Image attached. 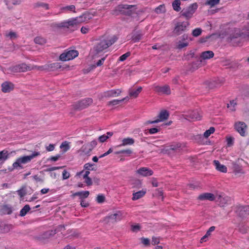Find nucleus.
<instances>
[{"instance_id": "1", "label": "nucleus", "mask_w": 249, "mask_h": 249, "mask_svg": "<svg viewBox=\"0 0 249 249\" xmlns=\"http://www.w3.org/2000/svg\"><path fill=\"white\" fill-rule=\"evenodd\" d=\"M91 18V14L85 12L82 15L74 18H71L59 23H53L52 26L54 28H63L66 31L71 33L78 29L80 23L88 22Z\"/></svg>"}, {"instance_id": "2", "label": "nucleus", "mask_w": 249, "mask_h": 249, "mask_svg": "<svg viewBox=\"0 0 249 249\" xmlns=\"http://www.w3.org/2000/svg\"><path fill=\"white\" fill-rule=\"evenodd\" d=\"M117 40L115 36L108 37H103L95 45L93 49L94 51L99 53L114 44Z\"/></svg>"}, {"instance_id": "3", "label": "nucleus", "mask_w": 249, "mask_h": 249, "mask_svg": "<svg viewBox=\"0 0 249 249\" xmlns=\"http://www.w3.org/2000/svg\"><path fill=\"white\" fill-rule=\"evenodd\" d=\"M40 155L39 152L35 151L30 155L20 157L13 163V167L15 169H22L23 167L22 164L30 162L32 159Z\"/></svg>"}, {"instance_id": "4", "label": "nucleus", "mask_w": 249, "mask_h": 249, "mask_svg": "<svg viewBox=\"0 0 249 249\" xmlns=\"http://www.w3.org/2000/svg\"><path fill=\"white\" fill-rule=\"evenodd\" d=\"M42 67H38L36 66H31L26 63H23L13 66L10 68V70L13 72H23L34 69H37L40 70Z\"/></svg>"}, {"instance_id": "5", "label": "nucleus", "mask_w": 249, "mask_h": 249, "mask_svg": "<svg viewBox=\"0 0 249 249\" xmlns=\"http://www.w3.org/2000/svg\"><path fill=\"white\" fill-rule=\"evenodd\" d=\"M137 5L127 4H120L116 8V10L127 16H132L136 13Z\"/></svg>"}, {"instance_id": "6", "label": "nucleus", "mask_w": 249, "mask_h": 249, "mask_svg": "<svg viewBox=\"0 0 249 249\" xmlns=\"http://www.w3.org/2000/svg\"><path fill=\"white\" fill-rule=\"evenodd\" d=\"M169 116V112L167 110L163 109L159 113L157 119L154 121H147L144 123V124L148 125L149 124L158 123L159 122H163L168 119Z\"/></svg>"}, {"instance_id": "7", "label": "nucleus", "mask_w": 249, "mask_h": 249, "mask_svg": "<svg viewBox=\"0 0 249 249\" xmlns=\"http://www.w3.org/2000/svg\"><path fill=\"white\" fill-rule=\"evenodd\" d=\"M78 52L76 50H70L65 51L59 56V59L63 61L72 60L78 55Z\"/></svg>"}, {"instance_id": "8", "label": "nucleus", "mask_w": 249, "mask_h": 249, "mask_svg": "<svg viewBox=\"0 0 249 249\" xmlns=\"http://www.w3.org/2000/svg\"><path fill=\"white\" fill-rule=\"evenodd\" d=\"M189 25V23L188 21L178 22L177 23L174 30V34L178 36L180 35L182 32H185L187 30Z\"/></svg>"}, {"instance_id": "9", "label": "nucleus", "mask_w": 249, "mask_h": 249, "mask_svg": "<svg viewBox=\"0 0 249 249\" xmlns=\"http://www.w3.org/2000/svg\"><path fill=\"white\" fill-rule=\"evenodd\" d=\"M197 8V3H194L191 4L187 9L182 10L181 12V16L186 18L187 19H189L192 17Z\"/></svg>"}, {"instance_id": "10", "label": "nucleus", "mask_w": 249, "mask_h": 249, "mask_svg": "<svg viewBox=\"0 0 249 249\" xmlns=\"http://www.w3.org/2000/svg\"><path fill=\"white\" fill-rule=\"evenodd\" d=\"M93 100L90 98H87L77 102L74 105V108L77 109H82L87 107L92 103Z\"/></svg>"}, {"instance_id": "11", "label": "nucleus", "mask_w": 249, "mask_h": 249, "mask_svg": "<svg viewBox=\"0 0 249 249\" xmlns=\"http://www.w3.org/2000/svg\"><path fill=\"white\" fill-rule=\"evenodd\" d=\"M153 88L154 90L159 94H163L166 95H169L171 94L170 88L168 85H166L163 86L153 85Z\"/></svg>"}, {"instance_id": "12", "label": "nucleus", "mask_w": 249, "mask_h": 249, "mask_svg": "<svg viewBox=\"0 0 249 249\" xmlns=\"http://www.w3.org/2000/svg\"><path fill=\"white\" fill-rule=\"evenodd\" d=\"M247 128V126L244 122H238L235 123L234 128L241 136L246 135Z\"/></svg>"}, {"instance_id": "13", "label": "nucleus", "mask_w": 249, "mask_h": 249, "mask_svg": "<svg viewBox=\"0 0 249 249\" xmlns=\"http://www.w3.org/2000/svg\"><path fill=\"white\" fill-rule=\"evenodd\" d=\"M65 226L64 225H59L55 230H49L46 232H45L42 235V238L44 239L49 238L54 234H55L58 231H61L63 230H65Z\"/></svg>"}, {"instance_id": "14", "label": "nucleus", "mask_w": 249, "mask_h": 249, "mask_svg": "<svg viewBox=\"0 0 249 249\" xmlns=\"http://www.w3.org/2000/svg\"><path fill=\"white\" fill-rule=\"evenodd\" d=\"M106 219L107 222L114 223L122 219V213L120 211H118L115 213L107 216Z\"/></svg>"}, {"instance_id": "15", "label": "nucleus", "mask_w": 249, "mask_h": 249, "mask_svg": "<svg viewBox=\"0 0 249 249\" xmlns=\"http://www.w3.org/2000/svg\"><path fill=\"white\" fill-rule=\"evenodd\" d=\"M1 91L3 93H9L15 88L14 84L9 81H5L1 84Z\"/></svg>"}, {"instance_id": "16", "label": "nucleus", "mask_w": 249, "mask_h": 249, "mask_svg": "<svg viewBox=\"0 0 249 249\" xmlns=\"http://www.w3.org/2000/svg\"><path fill=\"white\" fill-rule=\"evenodd\" d=\"M136 173L142 177H148L153 174V171L147 167H141L136 171Z\"/></svg>"}, {"instance_id": "17", "label": "nucleus", "mask_w": 249, "mask_h": 249, "mask_svg": "<svg viewBox=\"0 0 249 249\" xmlns=\"http://www.w3.org/2000/svg\"><path fill=\"white\" fill-rule=\"evenodd\" d=\"M215 199V196L210 193H205L200 194L198 196V199L200 200H208L210 201H213Z\"/></svg>"}, {"instance_id": "18", "label": "nucleus", "mask_w": 249, "mask_h": 249, "mask_svg": "<svg viewBox=\"0 0 249 249\" xmlns=\"http://www.w3.org/2000/svg\"><path fill=\"white\" fill-rule=\"evenodd\" d=\"M214 53L212 51L203 52L200 55V61L202 62L203 60L209 59L214 56Z\"/></svg>"}, {"instance_id": "19", "label": "nucleus", "mask_w": 249, "mask_h": 249, "mask_svg": "<svg viewBox=\"0 0 249 249\" xmlns=\"http://www.w3.org/2000/svg\"><path fill=\"white\" fill-rule=\"evenodd\" d=\"M142 90V87H139L136 89H130L128 91L129 95L131 98H137Z\"/></svg>"}, {"instance_id": "20", "label": "nucleus", "mask_w": 249, "mask_h": 249, "mask_svg": "<svg viewBox=\"0 0 249 249\" xmlns=\"http://www.w3.org/2000/svg\"><path fill=\"white\" fill-rule=\"evenodd\" d=\"M213 164L217 170L223 173H226L227 172V167L224 165L220 164L218 160H214L213 161Z\"/></svg>"}, {"instance_id": "21", "label": "nucleus", "mask_w": 249, "mask_h": 249, "mask_svg": "<svg viewBox=\"0 0 249 249\" xmlns=\"http://www.w3.org/2000/svg\"><path fill=\"white\" fill-rule=\"evenodd\" d=\"M135 142V141L133 138H124L122 141V143L119 145L118 147L124 146L126 145H133Z\"/></svg>"}, {"instance_id": "22", "label": "nucleus", "mask_w": 249, "mask_h": 249, "mask_svg": "<svg viewBox=\"0 0 249 249\" xmlns=\"http://www.w3.org/2000/svg\"><path fill=\"white\" fill-rule=\"evenodd\" d=\"M188 116L193 120H199L201 118V115L197 110L190 111Z\"/></svg>"}, {"instance_id": "23", "label": "nucleus", "mask_w": 249, "mask_h": 249, "mask_svg": "<svg viewBox=\"0 0 249 249\" xmlns=\"http://www.w3.org/2000/svg\"><path fill=\"white\" fill-rule=\"evenodd\" d=\"M146 190H142L141 191L134 193L132 199L133 200H138L143 197L146 194Z\"/></svg>"}, {"instance_id": "24", "label": "nucleus", "mask_w": 249, "mask_h": 249, "mask_svg": "<svg viewBox=\"0 0 249 249\" xmlns=\"http://www.w3.org/2000/svg\"><path fill=\"white\" fill-rule=\"evenodd\" d=\"M8 151L3 150L0 152V165L3 163L9 157Z\"/></svg>"}, {"instance_id": "25", "label": "nucleus", "mask_w": 249, "mask_h": 249, "mask_svg": "<svg viewBox=\"0 0 249 249\" xmlns=\"http://www.w3.org/2000/svg\"><path fill=\"white\" fill-rule=\"evenodd\" d=\"M89 195V192L88 191H86L76 192L73 194V196H78L80 199L83 200L84 198H87Z\"/></svg>"}, {"instance_id": "26", "label": "nucleus", "mask_w": 249, "mask_h": 249, "mask_svg": "<svg viewBox=\"0 0 249 249\" xmlns=\"http://www.w3.org/2000/svg\"><path fill=\"white\" fill-rule=\"evenodd\" d=\"M113 133L112 132H107L106 134H104L100 136L98 138V140L100 142H104L109 138L111 137L113 135Z\"/></svg>"}, {"instance_id": "27", "label": "nucleus", "mask_w": 249, "mask_h": 249, "mask_svg": "<svg viewBox=\"0 0 249 249\" xmlns=\"http://www.w3.org/2000/svg\"><path fill=\"white\" fill-rule=\"evenodd\" d=\"M181 2L180 0H174L172 2V7L174 10L179 12L181 10Z\"/></svg>"}, {"instance_id": "28", "label": "nucleus", "mask_w": 249, "mask_h": 249, "mask_svg": "<svg viewBox=\"0 0 249 249\" xmlns=\"http://www.w3.org/2000/svg\"><path fill=\"white\" fill-rule=\"evenodd\" d=\"M1 211L4 214H10L12 213V207L7 205L2 206Z\"/></svg>"}, {"instance_id": "29", "label": "nucleus", "mask_w": 249, "mask_h": 249, "mask_svg": "<svg viewBox=\"0 0 249 249\" xmlns=\"http://www.w3.org/2000/svg\"><path fill=\"white\" fill-rule=\"evenodd\" d=\"M244 208V206L237 205L235 207V213L240 216H244L245 215L244 209H241Z\"/></svg>"}, {"instance_id": "30", "label": "nucleus", "mask_w": 249, "mask_h": 249, "mask_svg": "<svg viewBox=\"0 0 249 249\" xmlns=\"http://www.w3.org/2000/svg\"><path fill=\"white\" fill-rule=\"evenodd\" d=\"M121 92V91L119 89H113L107 91L106 93V96L108 97L115 96L116 94L119 95Z\"/></svg>"}, {"instance_id": "31", "label": "nucleus", "mask_w": 249, "mask_h": 249, "mask_svg": "<svg viewBox=\"0 0 249 249\" xmlns=\"http://www.w3.org/2000/svg\"><path fill=\"white\" fill-rule=\"evenodd\" d=\"M48 68L52 71H55L61 69V65L59 62H54L48 65Z\"/></svg>"}, {"instance_id": "32", "label": "nucleus", "mask_w": 249, "mask_h": 249, "mask_svg": "<svg viewBox=\"0 0 249 249\" xmlns=\"http://www.w3.org/2000/svg\"><path fill=\"white\" fill-rule=\"evenodd\" d=\"M129 97L128 96L121 99V100H117V99H115V100H113L111 101H109L108 103V105H118L119 104H120V103L123 102L124 101V100H129Z\"/></svg>"}, {"instance_id": "33", "label": "nucleus", "mask_w": 249, "mask_h": 249, "mask_svg": "<svg viewBox=\"0 0 249 249\" xmlns=\"http://www.w3.org/2000/svg\"><path fill=\"white\" fill-rule=\"evenodd\" d=\"M236 105V102L235 100H233L231 101L229 104H227V107L229 108L231 111H234L236 110L235 107Z\"/></svg>"}, {"instance_id": "34", "label": "nucleus", "mask_w": 249, "mask_h": 249, "mask_svg": "<svg viewBox=\"0 0 249 249\" xmlns=\"http://www.w3.org/2000/svg\"><path fill=\"white\" fill-rule=\"evenodd\" d=\"M30 209H31L29 205H25L20 211V216H25Z\"/></svg>"}, {"instance_id": "35", "label": "nucleus", "mask_w": 249, "mask_h": 249, "mask_svg": "<svg viewBox=\"0 0 249 249\" xmlns=\"http://www.w3.org/2000/svg\"><path fill=\"white\" fill-rule=\"evenodd\" d=\"M11 228L12 226L11 225L4 224L0 227V232H8L10 231Z\"/></svg>"}, {"instance_id": "36", "label": "nucleus", "mask_w": 249, "mask_h": 249, "mask_svg": "<svg viewBox=\"0 0 249 249\" xmlns=\"http://www.w3.org/2000/svg\"><path fill=\"white\" fill-rule=\"evenodd\" d=\"M34 41L36 44L43 45L46 43V40L44 37L37 36L35 38Z\"/></svg>"}, {"instance_id": "37", "label": "nucleus", "mask_w": 249, "mask_h": 249, "mask_svg": "<svg viewBox=\"0 0 249 249\" xmlns=\"http://www.w3.org/2000/svg\"><path fill=\"white\" fill-rule=\"evenodd\" d=\"M70 142L67 141H65L63 142L60 145V148L62 149L64 152H67L68 150H69L70 147L69 145Z\"/></svg>"}, {"instance_id": "38", "label": "nucleus", "mask_w": 249, "mask_h": 249, "mask_svg": "<svg viewBox=\"0 0 249 249\" xmlns=\"http://www.w3.org/2000/svg\"><path fill=\"white\" fill-rule=\"evenodd\" d=\"M41 7L43 8H44L45 10H48L49 9V4L42 2H38L34 4V7Z\"/></svg>"}, {"instance_id": "39", "label": "nucleus", "mask_w": 249, "mask_h": 249, "mask_svg": "<svg viewBox=\"0 0 249 249\" xmlns=\"http://www.w3.org/2000/svg\"><path fill=\"white\" fill-rule=\"evenodd\" d=\"M165 7L164 4H161L156 7L155 9V12L157 14H161L165 12Z\"/></svg>"}, {"instance_id": "40", "label": "nucleus", "mask_w": 249, "mask_h": 249, "mask_svg": "<svg viewBox=\"0 0 249 249\" xmlns=\"http://www.w3.org/2000/svg\"><path fill=\"white\" fill-rule=\"evenodd\" d=\"M189 43L187 41H183L182 40L179 41L177 43V48L179 49H181L185 47L188 46Z\"/></svg>"}, {"instance_id": "41", "label": "nucleus", "mask_w": 249, "mask_h": 249, "mask_svg": "<svg viewBox=\"0 0 249 249\" xmlns=\"http://www.w3.org/2000/svg\"><path fill=\"white\" fill-rule=\"evenodd\" d=\"M220 2V0H208L205 4L207 5L210 6L211 7H213L215 5L218 4Z\"/></svg>"}, {"instance_id": "42", "label": "nucleus", "mask_w": 249, "mask_h": 249, "mask_svg": "<svg viewBox=\"0 0 249 249\" xmlns=\"http://www.w3.org/2000/svg\"><path fill=\"white\" fill-rule=\"evenodd\" d=\"M61 10L63 11H70L75 13V7L73 5H71L65 7H63L61 8Z\"/></svg>"}, {"instance_id": "43", "label": "nucleus", "mask_w": 249, "mask_h": 249, "mask_svg": "<svg viewBox=\"0 0 249 249\" xmlns=\"http://www.w3.org/2000/svg\"><path fill=\"white\" fill-rule=\"evenodd\" d=\"M215 131V128L213 127H211L208 130H207L203 134V136L205 138H208L211 134L214 133Z\"/></svg>"}, {"instance_id": "44", "label": "nucleus", "mask_w": 249, "mask_h": 249, "mask_svg": "<svg viewBox=\"0 0 249 249\" xmlns=\"http://www.w3.org/2000/svg\"><path fill=\"white\" fill-rule=\"evenodd\" d=\"M94 166H95V164H94L87 163L84 165V169L87 170H89V171L95 170Z\"/></svg>"}, {"instance_id": "45", "label": "nucleus", "mask_w": 249, "mask_h": 249, "mask_svg": "<svg viewBox=\"0 0 249 249\" xmlns=\"http://www.w3.org/2000/svg\"><path fill=\"white\" fill-rule=\"evenodd\" d=\"M131 54V53L130 52H128L126 53H125L124 54L122 55L119 58V60L120 61H124L125 60H126V59Z\"/></svg>"}, {"instance_id": "46", "label": "nucleus", "mask_w": 249, "mask_h": 249, "mask_svg": "<svg viewBox=\"0 0 249 249\" xmlns=\"http://www.w3.org/2000/svg\"><path fill=\"white\" fill-rule=\"evenodd\" d=\"M202 32V30L200 28H196L193 31L192 35L196 37L199 36Z\"/></svg>"}, {"instance_id": "47", "label": "nucleus", "mask_w": 249, "mask_h": 249, "mask_svg": "<svg viewBox=\"0 0 249 249\" xmlns=\"http://www.w3.org/2000/svg\"><path fill=\"white\" fill-rule=\"evenodd\" d=\"M160 130V128H151L148 129V132L150 134H154L159 132Z\"/></svg>"}, {"instance_id": "48", "label": "nucleus", "mask_w": 249, "mask_h": 249, "mask_svg": "<svg viewBox=\"0 0 249 249\" xmlns=\"http://www.w3.org/2000/svg\"><path fill=\"white\" fill-rule=\"evenodd\" d=\"M105 200V197L103 195H99L96 197V201L99 203H103Z\"/></svg>"}, {"instance_id": "49", "label": "nucleus", "mask_w": 249, "mask_h": 249, "mask_svg": "<svg viewBox=\"0 0 249 249\" xmlns=\"http://www.w3.org/2000/svg\"><path fill=\"white\" fill-rule=\"evenodd\" d=\"M142 35L138 34L134 35L132 37V40L135 42H138L142 38Z\"/></svg>"}, {"instance_id": "50", "label": "nucleus", "mask_w": 249, "mask_h": 249, "mask_svg": "<svg viewBox=\"0 0 249 249\" xmlns=\"http://www.w3.org/2000/svg\"><path fill=\"white\" fill-rule=\"evenodd\" d=\"M70 177V174L66 170H64L62 173L63 179H67Z\"/></svg>"}, {"instance_id": "51", "label": "nucleus", "mask_w": 249, "mask_h": 249, "mask_svg": "<svg viewBox=\"0 0 249 249\" xmlns=\"http://www.w3.org/2000/svg\"><path fill=\"white\" fill-rule=\"evenodd\" d=\"M142 243L145 246H147L150 245V240L148 238L142 237L141 238Z\"/></svg>"}, {"instance_id": "52", "label": "nucleus", "mask_w": 249, "mask_h": 249, "mask_svg": "<svg viewBox=\"0 0 249 249\" xmlns=\"http://www.w3.org/2000/svg\"><path fill=\"white\" fill-rule=\"evenodd\" d=\"M105 59H106V57H103V58H101V59L99 60L96 63L95 67H98V66H100L102 65L103 64V63H104Z\"/></svg>"}, {"instance_id": "53", "label": "nucleus", "mask_w": 249, "mask_h": 249, "mask_svg": "<svg viewBox=\"0 0 249 249\" xmlns=\"http://www.w3.org/2000/svg\"><path fill=\"white\" fill-rule=\"evenodd\" d=\"M160 243V239L157 237H153L152 239V244L154 245L158 244Z\"/></svg>"}, {"instance_id": "54", "label": "nucleus", "mask_w": 249, "mask_h": 249, "mask_svg": "<svg viewBox=\"0 0 249 249\" xmlns=\"http://www.w3.org/2000/svg\"><path fill=\"white\" fill-rule=\"evenodd\" d=\"M215 227L214 226L211 227L206 232L207 235L210 236L211 234V232L215 230Z\"/></svg>"}, {"instance_id": "55", "label": "nucleus", "mask_w": 249, "mask_h": 249, "mask_svg": "<svg viewBox=\"0 0 249 249\" xmlns=\"http://www.w3.org/2000/svg\"><path fill=\"white\" fill-rule=\"evenodd\" d=\"M6 36L7 37H10L11 38H16L17 36L16 34L13 32H10L8 34H6Z\"/></svg>"}, {"instance_id": "56", "label": "nucleus", "mask_w": 249, "mask_h": 249, "mask_svg": "<svg viewBox=\"0 0 249 249\" xmlns=\"http://www.w3.org/2000/svg\"><path fill=\"white\" fill-rule=\"evenodd\" d=\"M122 154H125L127 155H130L132 154V151L130 149H127L125 150H122Z\"/></svg>"}, {"instance_id": "57", "label": "nucleus", "mask_w": 249, "mask_h": 249, "mask_svg": "<svg viewBox=\"0 0 249 249\" xmlns=\"http://www.w3.org/2000/svg\"><path fill=\"white\" fill-rule=\"evenodd\" d=\"M89 29L88 27L83 26L81 28V32L82 34H85L89 32Z\"/></svg>"}, {"instance_id": "58", "label": "nucleus", "mask_w": 249, "mask_h": 249, "mask_svg": "<svg viewBox=\"0 0 249 249\" xmlns=\"http://www.w3.org/2000/svg\"><path fill=\"white\" fill-rule=\"evenodd\" d=\"M54 149V145L53 144H50L48 146L46 147V150L48 151H52Z\"/></svg>"}, {"instance_id": "59", "label": "nucleus", "mask_w": 249, "mask_h": 249, "mask_svg": "<svg viewBox=\"0 0 249 249\" xmlns=\"http://www.w3.org/2000/svg\"><path fill=\"white\" fill-rule=\"evenodd\" d=\"M227 144L229 146L232 145L233 143V138L232 137L228 138L227 139Z\"/></svg>"}, {"instance_id": "60", "label": "nucleus", "mask_w": 249, "mask_h": 249, "mask_svg": "<svg viewBox=\"0 0 249 249\" xmlns=\"http://www.w3.org/2000/svg\"><path fill=\"white\" fill-rule=\"evenodd\" d=\"M85 182L88 186L91 185L92 184L91 179L89 177L85 179Z\"/></svg>"}, {"instance_id": "61", "label": "nucleus", "mask_w": 249, "mask_h": 249, "mask_svg": "<svg viewBox=\"0 0 249 249\" xmlns=\"http://www.w3.org/2000/svg\"><path fill=\"white\" fill-rule=\"evenodd\" d=\"M140 229V227L139 225H132L131 226V230L133 231H139Z\"/></svg>"}, {"instance_id": "62", "label": "nucleus", "mask_w": 249, "mask_h": 249, "mask_svg": "<svg viewBox=\"0 0 249 249\" xmlns=\"http://www.w3.org/2000/svg\"><path fill=\"white\" fill-rule=\"evenodd\" d=\"M152 186L154 187H158L159 185V183L156 178H153L152 180Z\"/></svg>"}, {"instance_id": "63", "label": "nucleus", "mask_w": 249, "mask_h": 249, "mask_svg": "<svg viewBox=\"0 0 249 249\" xmlns=\"http://www.w3.org/2000/svg\"><path fill=\"white\" fill-rule=\"evenodd\" d=\"M18 195L21 198L25 195V193L22 190H19L18 191Z\"/></svg>"}, {"instance_id": "64", "label": "nucleus", "mask_w": 249, "mask_h": 249, "mask_svg": "<svg viewBox=\"0 0 249 249\" xmlns=\"http://www.w3.org/2000/svg\"><path fill=\"white\" fill-rule=\"evenodd\" d=\"M242 209H244L245 215L249 214V206H244Z\"/></svg>"}]
</instances>
